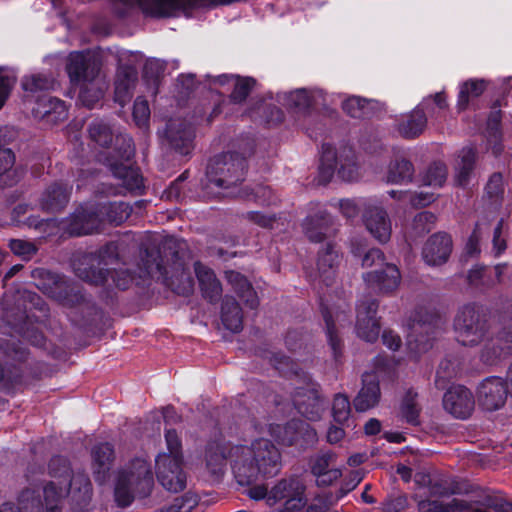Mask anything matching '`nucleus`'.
Here are the masks:
<instances>
[{
	"instance_id": "38",
	"label": "nucleus",
	"mask_w": 512,
	"mask_h": 512,
	"mask_svg": "<svg viewBox=\"0 0 512 512\" xmlns=\"http://www.w3.org/2000/svg\"><path fill=\"white\" fill-rule=\"evenodd\" d=\"M427 126V117L424 110L416 107L409 114L402 117L398 124V132L405 139L419 137Z\"/></svg>"
},
{
	"instance_id": "52",
	"label": "nucleus",
	"mask_w": 512,
	"mask_h": 512,
	"mask_svg": "<svg viewBox=\"0 0 512 512\" xmlns=\"http://www.w3.org/2000/svg\"><path fill=\"white\" fill-rule=\"evenodd\" d=\"M104 90V83L99 80L83 83L79 92V100L87 108H94L103 98Z\"/></svg>"
},
{
	"instance_id": "42",
	"label": "nucleus",
	"mask_w": 512,
	"mask_h": 512,
	"mask_svg": "<svg viewBox=\"0 0 512 512\" xmlns=\"http://www.w3.org/2000/svg\"><path fill=\"white\" fill-rule=\"evenodd\" d=\"M37 112L49 123L57 124L67 119L68 111L64 101L44 97L38 102Z\"/></svg>"
},
{
	"instance_id": "44",
	"label": "nucleus",
	"mask_w": 512,
	"mask_h": 512,
	"mask_svg": "<svg viewBox=\"0 0 512 512\" xmlns=\"http://www.w3.org/2000/svg\"><path fill=\"white\" fill-rule=\"evenodd\" d=\"M87 131L91 142L102 148H109L117 134L110 123L103 119H94Z\"/></svg>"
},
{
	"instance_id": "9",
	"label": "nucleus",
	"mask_w": 512,
	"mask_h": 512,
	"mask_svg": "<svg viewBox=\"0 0 512 512\" xmlns=\"http://www.w3.org/2000/svg\"><path fill=\"white\" fill-rule=\"evenodd\" d=\"M118 246L109 242L96 252L85 253L73 261L76 275L88 283L104 285L108 282L109 266L118 263Z\"/></svg>"
},
{
	"instance_id": "36",
	"label": "nucleus",
	"mask_w": 512,
	"mask_h": 512,
	"mask_svg": "<svg viewBox=\"0 0 512 512\" xmlns=\"http://www.w3.org/2000/svg\"><path fill=\"white\" fill-rule=\"evenodd\" d=\"M477 161V150L473 146L463 147L457 154L455 161V182L458 186L465 187L470 180L471 174Z\"/></svg>"
},
{
	"instance_id": "19",
	"label": "nucleus",
	"mask_w": 512,
	"mask_h": 512,
	"mask_svg": "<svg viewBox=\"0 0 512 512\" xmlns=\"http://www.w3.org/2000/svg\"><path fill=\"white\" fill-rule=\"evenodd\" d=\"M378 302L370 297L365 298L357 306V335L367 342H374L380 333V323L376 318Z\"/></svg>"
},
{
	"instance_id": "45",
	"label": "nucleus",
	"mask_w": 512,
	"mask_h": 512,
	"mask_svg": "<svg viewBox=\"0 0 512 512\" xmlns=\"http://www.w3.org/2000/svg\"><path fill=\"white\" fill-rule=\"evenodd\" d=\"M422 407L418 402V393L412 388L408 389L402 397L399 413L401 418L413 426L420 425Z\"/></svg>"
},
{
	"instance_id": "34",
	"label": "nucleus",
	"mask_w": 512,
	"mask_h": 512,
	"mask_svg": "<svg viewBox=\"0 0 512 512\" xmlns=\"http://www.w3.org/2000/svg\"><path fill=\"white\" fill-rule=\"evenodd\" d=\"M225 277L231 285L234 292L251 309H256L259 305L257 294L250 281L241 273L229 270L225 272Z\"/></svg>"
},
{
	"instance_id": "43",
	"label": "nucleus",
	"mask_w": 512,
	"mask_h": 512,
	"mask_svg": "<svg viewBox=\"0 0 512 512\" xmlns=\"http://www.w3.org/2000/svg\"><path fill=\"white\" fill-rule=\"evenodd\" d=\"M314 93L305 88L297 89L282 96V104L296 113H306L314 105Z\"/></svg>"
},
{
	"instance_id": "2",
	"label": "nucleus",
	"mask_w": 512,
	"mask_h": 512,
	"mask_svg": "<svg viewBox=\"0 0 512 512\" xmlns=\"http://www.w3.org/2000/svg\"><path fill=\"white\" fill-rule=\"evenodd\" d=\"M234 146L238 150L217 154L208 161L204 182V189L208 192L213 187L228 191L244 181L247 157L254 153V140L246 137Z\"/></svg>"
},
{
	"instance_id": "41",
	"label": "nucleus",
	"mask_w": 512,
	"mask_h": 512,
	"mask_svg": "<svg viewBox=\"0 0 512 512\" xmlns=\"http://www.w3.org/2000/svg\"><path fill=\"white\" fill-rule=\"evenodd\" d=\"M72 491V500L79 506H86L92 497V484L87 474L83 472L72 473L70 479L64 483Z\"/></svg>"
},
{
	"instance_id": "3",
	"label": "nucleus",
	"mask_w": 512,
	"mask_h": 512,
	"mask_svg": "<svg viewBox=\"0 0 512 512\" xmlns=\"http://www.w3.org/2000/svg\"><path fill=\"white\" fill-rule=\"evenodd\" d=\"M0 352L15 364H6L0 367V386L4 389H11L16 385H29L34 381L47 376L50 369L42 362L25 364L28 357V350L22 342L14 335L0 337Z\"/></svg>"
},
{
	"instance_id": "63",
	"label": "nucleus",
	"mask_w": 512,
	"mask_h": 512,
	"mask_svg": "<svg viewBox=\"0 0 512 512\" xmlns=\"http://www.w3.org/2000/svg\"><path fill=\"white\" fill-rule=\"evenodd\" d=\"M335 457L332 452H323L311 457L309 460L311 473L314 476H320L323 472L332 469Z\"/></svg>"
},
{
	"instance_id": "7",
	"label": "nucleus",
	"mask_w": 512,
	"mask_h": 512,
	"mask_svg": "<svg viewBox=\"0 0 512 512\" xmlns=\"http://www.w3.org/2000/svg\"><path fill=\"white\" fill-rule=\"evenodd\" d=\"M454 328L461 345L476 347L486 342L491 334V313L481 305H464L455 316Z\"/></svg>"
},
{
	"instance_id": "20",
	"label": "nucleus",
	"mask_w": 512,
	"mask_h": 512,
	"mask_svg": "<svg viewBox=\"0 0 512 512\" xmlns=\"http://www.w3.org/2000/svg\"><path fill=\"white\" fill-rule=\"evenodd\" d=\"M362 218L365 227L377 241L386 243L390 240L391 220L383 207L371 203L365 204Z\"/></svg>"
},
{
	"instance_id": "50",
	"label": "nucleus",
	"mask_w": 512,
	"mask_h": 512,
	"mask_svg": "<svg viewBox=\"0 0 512 512\" xmlns=\"http://www.w3.org/2000/svg\"><path fill=\"white\" fill-rule=\"evenodd\" d=\"M463 486V483L453 477H434L429 492L432 496H449L461 493L464 490Z\"/></svg>"
},
{
	"instance_id": "21",
	"label": "nucleus",
	"mask_w": 512,
	"mask_h": 512,
	"mask_svg": "<svg viewBox=\"0 0 512 512\" xmlns=\"http://www.w3.org/2000/svg\"><path fill=\"white\" fill-rule=\"evenodd\" d=\"M452 239L445 232H437L431 235L422 249V257L430 266H440L446 263L452 252Z\"/></svg>"
},
{
	"instance_id": "47",
	"label": "nucleus",
	"mask_w": 512,
	"mask_h": 512,
	"mask_svg": "<svg viewBox=\"0 0 512 512\" xmlns=\"http://www.w3.org/2000/svg\"><path fill=\"white\" fill-rule=\"evenodd\" d=\"M501 124V111L493 110L490 112L487 119L486 137L491 145V149L494 155H499L503 147L501 145L502 132L500 129Z\"/></svg>"
},
{
	"instance_id": "60",
	"label": "nucleus",
	"mask_w": 512,
	"mask_h": 512,
	"mask_svg": "<svg viewBox=\"0 0 512 512\" xmlns=\"http://www.w3.org/2000/svg\"><path fill=\"white\" fill-rule=\"evenodd\" d=\"M48 469L49 475L62 483H66L73 473L69 461L62 456H54L51 458Z\"/></svg>"
},
{
	"instance_id": "32",
	"label": "nucleus",
	"mask_w": 512,
	"mask_h": 512,
	"mask_svg": "<svg viewBox=\"0 0 512 512\" xmlns=\"http://www.w3.org/2000/svg\"><path fill=\"white\" fill-rule=\"evenodd\" d=\"M72 187L62 182L49 185L43 192L40 205L46 212L57 213L62 211L69 202Z\"/></svg>"
},
{
	"instance_id": "49",
	"label": "nucleus",
	"mask_w": 512,
	"mask_h": 512,
	"mask_svg": "<svg viewBox=\"0 0 512 512\" xmlns=\"http://www.w3.org/2000/svg\"><path fill=\"white\" fill-rule=\"evenodd\" d=\"M21 85L26 92L38 93L54 90L58 83L51 75L37 73L25 76Z\"/></svg>"
},
{
	"instance_id": "28",
	"label": "nucleus",
	"mask_w": 512,
	"mask_h": 512,
	"mask_svg": "<svg viewBox=\"0 0 512 512\" xmlns=\"http://www.w3.org/2000/svg\"><path fill=\"white\" fill-rule=\"evenodd\" d=\"M294 405L298 412L309 420H318L324 411V398L320 394V386L313 385L305 392H297Z\"/></svg>"
},
{
	"instance_id": "58",
	"label": "nucleus",
	"mask_w": 512,
	"mask_h": 512,
	"mask_svg": "<svg viewBox=\"0 0 512 512\" xmlns=\"http://www.w3.org/2000/svg\"><path fill=\"white\" fill-rule=\"evenodd\" d=\"M448 175L447 166L441 161L433 162L427 169L423 183L429 186L441 187Z\"/></svg>"
},
{
	"instance_id": "62",
	"label": "nucleus",
	"mask_w": 512,
	"mask_h": 512,
	"mask_svg": "<svg viewBox=\"0 0 512 512\" xmlns=\"http://www.w3.org/2000/svg\"><path fill=\"white\" fill-rule=\"evenodd\" d=\"M351 414V403L344 394H337L332 405V416L336 423L344 425L349 421Z\"/></svg>"
},
{
	"instance_id": "24",
	"label": "nucleus",
	"mask_w": 512,
	"mask_h": 512,
	"mask_svg": "<svg viewBox=\"0 0 512 512\" xmlns=\"http://www.w3.org/2000/svg\"><path fill=\"white\" fill-rule=\"evenodd\" d=\"M342 255L332 242H327L317 254V270L320 280L325 286H331L336 278L337 269L341 263Z\"/></svg>"
},
{
	"instance_id": "23",
	"label": "nucleus",
	"mask_w": 512,
	"mask_h": 512,
	"mask_svg": "<svg viewBox=\"0 0 512 512\" xmlns=\"http://www.w3.org/2000/svg\"><path fill=\"white\" fill-rule=\"evenodd\" d=\"M230 446L219 441H210L205 446V467L214 481H220L225 474L227 461H230Z\"/></svg>"
},
{
	"instance_id": "59",
	"label": "nucleus",
	"mask_w": 512,
	"mask_h": 512,
	"mask_svg": "<svg viewBox=\"0 0 512 512\" xmlns=\"http://www.w3.org/2000/svg\"><path fill=\"white\" fill-rule=\"evenodd\" d=\"M205 509V501H199L198 496L190 492L183 496L176 497L168 508L167 512H191L194 508Z\"/></svg>"
},
{
	"instance_id": "4",
	"label": "nucleus",
	"mask_w": 512,
	"mask_h": 512,
	"mask_svg": "<svg viewBox=\"0 0 512 512\" xmlns=\"http://www.w3.org/2000/svg\"><path fill=\"white\" fill-rule=\"evenodd\" d=\"M33 278L37 280L38 289L61 306L87 310L90 314L95 311L94 303L84 293L82 287L65 276L49 270L37 269L33 272Z\"/></svg>"
},
{
	"instance_id": "51",
	"label": "nucleus",
	"mask_w": 512,
	"mask_h": 512,
	"mask_svg": "<svg viewBox=\"0 0 512 512\" xmlns=\"http://www.w3.org/2000/svg\"><path fill=\"white\" fill-rule=\"evenodd\" d=\"M486 89L484 80L471 79L464 82L459 91L457 107L460 111L468 107L470 99L479 97Z\"/></svg>"
},
{
	"instance_id": "18",
	"label": "nucleus",
	"mask_w": 512,
	"mask_h": 512,
	"mask_svg": "<svg viewBox=\"0 0 512 512\" xmlns=\"http://www.w3.org/2000/svg\"><path fill=\"white\" fill-rule=\"evenodd\" d=\"M443 407L455 418L467 419L474 411L475 398L467 387L453 385L444 393Z\"/></svg>"
},
{
	"instance_id": "39",
	"label": "nucleus",
	"mask_w": 512,
	"mask_h": 512,
	"mask_svg": "<svg viewBox=\"0 0 512 512\" xmlns=\"http://www.w3.org/2000/svg\"><path fill=\"white\" fill-rule=\"evenodd\" d=\"M380 103L373 99L351 96L342 103L344 112L352 118H370L380 110Z\"/></svg>"
},
{
	"instance_id": "6",
	"label": "nucleus",
	"mask_w": 512,
	"mask_h": 512,
	"mask_svg": "<svg viewBox=\"0 0 512 512\" xmlns=\"http://www.w3.org/2000/svg\"><path fill=\"white\" fill-rule=\"evenodd\" d=\"M167 453L156 457V476L159 483L168 491L177 493L186 487V473L183 470L182 443L175 429L165 433Z\"/></svg>"
},
{
	"instance_id": "30",
	"label": "nucleus",
	"mask_w": 512,
	"mask_h": 512,
	"mask_svg": "<svg viewBox=\"0 0 512 512\" xmlns=\"http://www.w3.org/2000/svg\"><path fill=\"white\" fill-rule=\"evenodd\" d=\"M138 79V73L132 65L119 66L115 77L114 100L120 106H125L133 97V89Z\"/></svg>"
},
{
	"instance_id": "46",
	"label": "nucleus",
	"mask_w": 512,
	"mask_h": 512,
	"mask_svg": "<svg viewBox=\"0 0 512 512\" xmlns=\"http://www.w3.org/2000/svg\"><path fill=\"white\" fill-rule=\"evenodd\" d=\"M24 336L33 346L42 348L44 351H46L51 358L56 360L66 359V351L62 347L48 342L41 331L34 328L27 329L24 333Z\"/></svg>"
},
{
	"instance_id": "35",
	"label": "nucleus",
	"mask_w": 512,
	"mask_h": 512,
	"mask_svg": "<svg viewBox=\"0 0 512 512\" xmlns=\"http://www.w3.org/2000/svg\"><path fill=\"white\" fill-rule=\"evenodd\" d=\"M195 273L202 295L211 303H216L222 294V285L215 273L208 267L196 263Z\"/></svg>"
},
{
	"instance_id": "40",
	"label": "nucleus",
	"mask_w": 512,
	"mask_h": 512,
	"mask_svg": "<svg viewBox=\"0 0 512 512\" xmlns=\"http://www.w3.org/2000/svg\"><path fill=\"white\" fill-rule=\"evenodd\" d=\"M221 321L233 333H239L243 329V311L233 296L226 295L222 300Z\"/></svg>"
},
{
	"instance_id": "10",
	"label": "nucleus",
	"mask_w": 512,
	"mask_h": 512,
	"mask_svg": "<svg viewBox=\"0 0 512 512\" xmlns=\"http://www.w3.org/2000/svg\"><path fill=\"white\" fill-rule=\"evenodd\" d=\"M499 327L488 336L480 351V360L485 365H497L512 355V319L499 315Z\"/></svg>"
},
{
	"instance_id": "16",
	"label": "nucleus",
	"mask_w": 512,
	"mask_h": 512,
	"mask_svg": "<svg viewBox=\"0 0 512 512\" xmlns=\"http://www.w3.org/2000/svg\"><path fill=\"white\" fill-rule=\"evenodd\" d=\"M175 247L176 242L172 240L165 241L162 248L155 245L145 247L140 252V268L151 276L154 274H159L161 276L168 274V266L164 259H166L167 262L169 260L172 261L171 252L177 251Z\"/></svg>"
},
{
	"instance_id": "13",
	"label": "nucleus",
	"mask_w": 512,
	"mask_h": 512,
	"mask_svg": "<svg viewBox=\"0 0 512 512\" xmlns=\"http://www.w3.org/2000/svg\"><path fill=\"white\" fill-rule=\"evenodd\" d=\"M441 316L428 309H420L412 324L409 333V343H415L418 352H425L432 347V341L436 338L442 327Z\"/></svg>"
},
{
	"instance_id": "48",
	"label": "nucleus",
	"mask_w": 512,
	"mask_h": 512,
	"mask_svg": "<svg viewBox=\"0 0 512 512\" xmlns=\"http://www.w3.org/2000/svg\"><path fill=\"white\" fill-rule=\"evenodd\" d=\"M414 172V166L409 160L405 158L396 159L389 165L387 181L396 184L411 182Z\"/></svg>"
},
{
	"instance_id": "53",
	"label": "nucleus",
	"mask_w": 512,
	"mask_h": 512,
	"mask_svg": "<svg viewBox=\"0 0 512 512\" xmlns=\"http://www.w3.org/2000/svg\"><path fill=\"white\" fill-rule=\"evenodd\" d=\"M132 213V207L125 202H111L103 205L99 214L105 215L110 223L120 225L126 221Z\"/></svg>"
},
{
	"instance_id": "29",
	"label": "nucleus",
	"mask_w": 512,
	"mask_h": 512,
	"mask_svg": "<svg viewBox=\"0 0 512 512\" xmlns=\"http://www.w3.org/2000/svg\"><path fill=\"white\" fill-rule=\"evenodd\" d=\"M17 290L5 292L0 302V318L12 328L20 327L28 319L24 303L16 300Z\"/></svg>"
},
{
	"instance_id": "57",
	"label": "nucleus",
	"mask_w": 512,
	"mask_h": 512,
	"mask_svg": "<svg viewBox=\"0 0 512 512\" xmlns=\"http://www.w3.org/2000/svg\"><path fill=\"white\" fill-rule=\"evenodd\" d=\"M16 300H18V302L20 301L21 303H24L28 312L32 309H35L42 312L45 316L49 311L47 303L40 295L35 292L26 289H18Z\"/></svg>"
},
{
	"instance_id": "12",
	"label": "nucleus",
	"mask_w": 512,
	"mask_h": 512,
	"mask_svg": "<svg viewBox=\"0 0 512 512\" xmlns=\"http://www.w3.org/2000/svg\"><path fill=\"white\" fill-rule=\"evenodd\" d=\"M269 432L279 444L301 449L314 445L318 439L315 429L300 419H292L283 425L271 424Z\"/></svg>"
},
{
	"instance_id": "8",
	"label": "nucleus",
	"mask_w": 512,
	"mask_h": 512,
	"mask_svg": "<svg viewBox=\"0 0 512 512\" xmlns=\"http://www.w3.org/2000/svg\"><path fill=\"white\" fill-rule=\"evenodd\" d=\"M426 505L433 506L426 512H449L448 508L459 512H485L487 509L494 512H512V500L499 492L488 490L475 492L467 500L454 498L447 507L439 505L437 501H420L419 509L424 510Z\"/></svg>"
},
{
	"instance_id": "33",
	"label": "nucleus",
	"mask_w": 512,
	"mask_h": 512,
	"mask_svg": "<svg viewBox=\"0 0 512 512\" xmlns=\"http://www.w3.org/2000/svg\"><path fill=\"white\" fill-rule=\"evenodd\" d=\"M333 217L326 211H319L307 216L302 222L305 236L311 242L320 243L327 237L328 231L333 226Z\"/></svg>"
},
{
	"instance_id": "25",
	"label": "nucleus",
	"mask_w": 512,
	"mask_h": 512,
	"mask_svg": "<svg viewBox=\"0 0 512 512\" xmlns=\"http://www.w3.org/2000/svg\"><path fill=\"white\" fill-rule=\"evenodd\" d=\"M165 138L169 145L182 155L190 152L193 141L191 126L183 119H171L166 124Z\"/></svg>"
},
{
	"instance_id": "56",
	"label": "nucleus",
	"mask_w": 512,
	"mask_h": 512,
	"mask_svg": "<svg viewBox=\"0 0 512 512\" xmlns=\"http://www.w3.org/2000/svg\"><path fill=\"white\" fill-rule=\"evenodd\" d=\"M436 222V216L430 211H422L415 215L411 234L415 238H420L425 234L429 233Z\"/></svg>"
},
{
	"instance_id": "55",
	"label": "nucleus",
	"mask_w": 512,
	"mask_h": 512,
	"mask_svg": "<svg viewBox=\"0 0 512 512\" xmlns=\"http://www.w3.org/2000/svg\"><path fill=\"white\" fill-rule=\"evenodd\" d=\"M234 88L230 94V100L234 104L243 103L251 91L254 89L256 85V80L252 77H234Z\"/></svg>"
},
{
	"instance_id": "1",
	"label": "nucleus",
	"mask_w": 512,
	"mask_h": 512,
	"mask_svg": "<svg viewBox=\"0 0 512 512\" xmlns=\"http://www.w3.org/2000/svg\"><path fill=\"white\" fill-rule=\"evenodd\" d=\"M281 467V452L267 438L255 439L249 445L230 446V468L235 481L241 486H250L261 476H276Z\"/></svg>"
},
{
	"instance_id": "22",
	"label": "nucleus",
	"mask_w": 512,
	"mask_h": 512,
	"mask_svg": "<svg viewBox=\"0 0 512 512\" xmlns=\"http://www.w3.org/2000/svg\"><path fill=\"white\" fill-rule=\"evenodd\" d=\"M102 226L99 212L93 207H80L70 217L66 232L71 236L97 233Z\"/></svg>"
},
{
	"instance_id": "15",
	"label": "nucleus",
	"mask_w": 512,
	"mask_h": 512,
	"mask_svg": "<svg viewBox=\"0 0 512 512\" xmlns=\"http://www.w3.org/2000/svg\"><path fill=\"white\" fill-rule=\"evenodd\" d=\"M508 394H510V388L507 382L497 376L485 378L477 389L478 403L486 411H496L502 408Z\"/></svg>"
},
{
	"instance_id": "54",
	"label": "nucleus",
	"mask_w": 512,
	"mask_h": 512,
	"mask_svg": "<svg viewBox=\"0 0 512 512\" xmlns=\"http://www.w3.org/2000/svg\"><path fill=\"white\" fill-rule=\"evenodd\" d=\"M336 164V154L333 148L324 144L322 146L321 164L319 166L318 182L319 184L326 185L330 182Z\"/></svg>"
},
{
	"instance_id": "11",
	"label": "nucleus",
	"mask_w": 512,
	"mask_h": 512,
	"mask_svg": "<svg viewBox=\"0 0 512 512\" xmlns=\"http://www.w3.org/2000/svg\"><path fill=\"white\" fill-rule=\"evenodd\" d=\"M306 484L298 475L282 478L269 491L267 503L272 505L284 500L282 512H300L308 503L305 495Z\"/></svg>"
},
{
	"instance_id": "5",
	"label": "nucleus",
	"mask_w": 512,
	"mask_h": 512,
	"mask_svg": "<svg viewBox=\"0 0 512 512\" xmlns=\"http://www.w3.org/2000/svg\"><path fill=\"white\" fill-rule=\"evenodd\" d=\"M153 487L151 465L145 459L135 458L118 473L114 490L115 501L120 508H126L136 497L149 496Z\"/></svg>"
},
{
	"instance_id": "27",
	"label": "nucleus",
	"mask_w": 512,
	"mask_h": 512,
	"mask_svg": "<svg viewBox=\"0 0 512 512\" xmlns=\"http://www.w3.org/2000/svg\"><path fill=\"white\" fill-rule=\"evenodd\" d=\"M363 279L370 288L390 293L398 288L401 275L395 265L386 263L380 270L365 273Z\"/></svg>"
},
{
	"instance_id": "17",
	"label": "nucleus",
	"mask_w": 512,
	"mask_h": 512,
	"mask_svg": "<svg viewBox=\"0 0 512 512\" xmlns=\"http://www.w3.org/2000/svg\"><path fill=\"white\" fill-rule=\"evenodd\" d=\"M172 263L168 265V274H165V284L176 294L189 296L194 291V279L180 255L179 251H173Z\"/></svg>"
},
{
	"instance_id": "64",
	"label": "nucleus",
	"mask_w": 512,
	"mask_h": 512,
	"mask_svg": "<svg viewBox=\"0 0 512 512\" xmlns=\"http://www.w3.org/2000/svg\"><path fill=\"white\" fill-rule=\"evenodd\" d=\"M18 512L40 511L42 509V501L40 495H36L34 490H23L17 501Z\"/></svg>"
},
{
	"instance_id": "26",
	"label": "nucleus",
	"mask_w": 512,
	"mask_h": 512,
	"mask_svg": "<svg viewBox=\"0 0 512 512\" xmlns=\"http://www.w3.org/2000/svg\"><path fill=\"white\" fill-rule=\"evenodd\" d=\"M381 398L379 378L375 373L362 375V387L353 399V406L357 412H366L378 405Z\"/></svg>"
},
{
	"instance_id": "37",
	"label": "nucleus",
	"mask_w": 512,
	"mask_h": 512,
	"mask_svg": "<svg viewBox=\"0 0 512 512\" xmlns=\"http://www.w3.org/2000/svg\"><path fill=\"white\" fill-rule=\"evenodd\" d=\"M68 495V485H64L61 481L47 482L43 487L42 509H45L46 512L62 510Z\"/></svg>"
},
{
	"instance_id": "61",
	"label": "nucleus",
	"mask_w": 512,
	"mask_h": 512,
	"mask_svg": "<svg viewBox=\"0 0 512 512\" xmlns=\"http://www.w3.org/2000/svg\"><path fill=\"white\" fill-rule=\"evenodd\" d=\"M113 145L114 151L120 160L129 161L134 157L135 146L129 135L120 132L117 133L114 138Z\"/></svg>"
},
{
	"instance_id": "14",
	"label": "nucleus",
	"mask_w": 512,
	"mask_h": 512,
	"mask_svg": "<svg viewBox=\"0 0 512 512\" xmlns=\"http://www.w3.org/2000/svg\"><path fill=\"white\" fill-rule=\"evenodd\" d=\"M101 66V60L95 53L72 52L67 59L66 71L71 82L87 83L98 80Z\"/></svg>"
},
{
	"instance_id": "31",
	"label": "nucleus",
	"mask_w": 512,
	"mask_h": 512,
	"mask_svg": "<svg viewBox=\"0 0 512 512\" xmlns=\"http://www.w3.org/2000/svg\"><path fill=\"white\" fill-rule=\"evenodd\" d=\"M91 455L94 479L97 483L104 484L115 460L114 449L109 443H101L92 449Z\"/></svg>"
}]
</instances>
